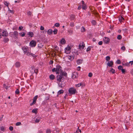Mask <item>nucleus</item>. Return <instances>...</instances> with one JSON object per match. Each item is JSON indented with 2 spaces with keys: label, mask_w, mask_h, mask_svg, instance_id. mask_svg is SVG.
Here are the masks:
<instances>
[{
  "label": "nucleus",
  "mask_w": 133,
  "mask_h": 133,
  "mask_svg": "<svg viewBox=\"0 0 133 133\" xmlns=\"http://www.w3.org/2000/svg\"><path fill=\"white\" fill-rule=\"evenodd\" d=\"M56 68V72L57 74H60L62 76H66L67 75V74L65 72H63L62 70V68L61 66L59 65L57 66Z\"/></svg>",
  "instance_id": "1"
},
{
  "label": "nucleus",
  "mask_w": 133,
  "mask_h": 133,
  "mask_svg": "<svg viewBox=\"0 0 133 133\" xmlns=\"http://www.w3.org/2000/svg\"><path fill=\"white\" fill-rule=\"evenodd\" d=\"M63 76L60 74V75H58L57 76V81L59 82H63L64 79V78L63 77Z\"/></svg>",
  "instance_id": "2"
},
{
  "label": "nucleus",
  "mask_w": 133,
  "mask_h": 133,
  "mask_svg": "<svg viewBox=\"0 0 133 133\" xmlns=\"http://www.w3.org/2000/svg\"><path fill=\"white\" fill-rule=\"evenodd\" d=\"M10 34V35L11 37L15 39L17 38L18 35V32L16 31H14L13 32H11Z\"/></svg>",
  "instance_id": "3"
},
{
  "label": "nucleus",
  "mask_w": 133,
  "mask_h": 133,
  "mask_svg": "<svg viewBox=\"0 0 133 133\" xmlns=\"http://www.w3.org/2000/svg\"><path fill=\"white\" fill-rule=\"evenodd\" d=\"M69 92L71 94H74L77 92L76 89L74 88H71L69 89Z\"/></svg>",
  "instance_id": "4"
},
{
  "label": "nucleus",
  "mask_w": 133,
  "mask_h": 133,
  "mask_svg": "<svg viewBox=\"0 0 133 133\" xmlns=\"http://www.w3.org/2000/svg\"><path fill=\"white\" fill-rule=\"evenodd\" d=\"M22 50L23 51L24 53H28L29 51V50L28 47L26 46H24L22 47Z\"/></svg>",
  "instance_id": "5"
},
{
  "label": "nucleus",
  "mask_w": 133,
  "mask_h": 133,
  "mask_svg": "<svg viewBox=\"0 0 133 133\" xmlns=\"http://www.w3.org/2000/svg\"><path fill=\"white\" fill-rule=\"evenodd\" d=\"M8 33L6 30H3L2 34V36L6 37L8 36Z\"/></svg>",
  "instance_id": "6"
},
{
  "label": "nucleus",
  "mask_w": 133,
  "mask_h": 133,
  "mask_svg": "<svg viewBox=\"0 0 133 133\" xmlns=\"http://www.w3.org/2000/svg\"><path fill=\"white\" fill-rule=\"evenodd\" d=\"M65 52L67 54L70 53L71 52V47L70 46H69L65 49Z\"/></svg>",
  "instance_id": "7"
},
{
  "label": "nucleus",
  "mask_w": 133,
  "mask_h": 133,
  "mask_svg": "<svg viewBox=\"0 0 133 133\" xmlns=\"http://www.w3.org/2000/svg\"><path fill=\"white\" fill-rule=\"evenodd\" d=\"M38 97L37 95H36L33 98V102L30 104V105L31 106L33 105L34 104H35L36 103V101Z\"/></svg>",
  "instance_id": "8"
},
{
  "label": "nucleus",
  "mask_w": 133,
  "mask_h": 133,
  "mask_svg": "<svg viewBox=\"0 0 133 133\" xmlns=\"http://www.w3.org/2000/svg\"><path fill=\"white\" fill-rule=\"evenodd\" d=\"M36 42L34 40L31 41L30 43V45L31 46L35 47L36 45Z\"/></svg>",
  "instance_id": "9"
},
{
  "label": "nucleus",
  "mask_w": 133,
  "mask_h": 133,
  "mask_svg": "<svg viewBox=\"0 0 133 133\" xmlns=\"http://www.w3.org/2000/svg\"><path fill=\"white\" fill-rule=\"evenodd\" d=\"M27 55L29 56L32 57L34 58H36L37 56L34 54L31 53V52H30L29 51L28 52V53H27Z\"/></svg>",
  "instance_id": "10"
},
{
  "label": "nucleus",
  "mask_w": 133,
  "mask_h": 133,
  "mask_svg": "<svg viewBox=\"0 0 133 133\" xmlns=\"http://www.w3.org/2000/svg\"><path fill=\"white\" fill-rule=\"evenodd\" d=\"M81 44H80L79 45V48L80 49L81 48L83 49L84 48L85 46V44L83 42H82V43H81Z\"/></svg>",
  "instance_id": "11"
},
{
  "label": "nucleus",
  "mask_w": 133,
  "mask_h": 133,
  "mask_svg": "<svg viewBox=\"0 0 133 133\" xmlns=\"http://www.w3.org/2000/svg\"><path fill=\"white\" fill-rule=\"evenodd\" d=\"M114 62L112 61H109L108 62L107 64V65L109 67L112 66V65H113Z\"/></svg>",
  "instance_id": "12"
},
{
  "label": "nucleus",
  "mask_w": 133,
  "mask_h": 133,
  "mask_svg": "<svg viewBox=\"0 0 133 133\" xmlns=\"http://www.w3.org/2000/svg\"><path fill=\"white\" fill-rule=\"evenodd\" d=\"M104 41L105 43L107 44L109 43L110 39L108 38L105 37Z\"/></svg>",
  "instance_id": "13"
},
{
  "label": "nucleus",
  "mask_w": 133,
  "mask_h": 133,
  "mask_svg": "<svg viewBox=\"0 0 133 133\" xmlns=\"http://www.w3.org/2000/svg\"><path fill=\"white\" fill-rule=\"evenodd\" d=\"M68 32L69 33L70 35H72L73 33V31L72 29H70L68 30Z\"/></svg>",
  "instance_id": "14"
},
{
  "label": "nucleus",
  "mask_w": 133,
  "mask_h": 133,
  "mask_svg": "<svg viewBox=\"0 0 133 133\" xmlns=\"http://www.w3.org/2000/svg\"><path fill=\"white\" fill-rule=\"evenodd\" d=\"M83 60V59H78L77 61V63L78 64H81Z\"/></svg>",
  "instance_id": "15"
},
{
  "label": "nucleus",
  "mask_w": 133,
  "mask_h": 133,
  "mask_svg": "<svg viewBox=\"0 0 133 133\" xmlns=\"http://www.w3.org/2000/svg\"><path fill=\"white\" fill-rule=\"evenodd\" d=\"M61 43L62 44H63L65 43L66 41L64 39L62 38L61 40L60 41Z\"/></svg>",
  "instance_id": "16"
},
{
  "label": "nucleus",
  "mask_w": 133,
  "mask_h": 133,
  "mask_svg": "<svg viewBox=\"0 0 133 133\" xmlns=\"http://www.w3.org/2000/svg\"><path fill=\"white\" fill-rule=\"evenodd\" d=\"M61 82H59L58 83V86L59 87H61L62 88H63L64 87V85L62 84V83Z\"/></svg>",
  "instance_id": "17"
},
{
  "label": "nucleus",
  "mask_w": 133,
  "mask_h": 133,
  "mask_svg": "<svg viewBox=\"0 0 133 133\" xmlns=\"http://www.w3.org/2000/svg\"><path fill=\"white\" fill-rule=\"evenodd\" d=\"M38 109L37 108L34 109L32 110V112L33 113H35V114H36L37 113V110Z\"/></svg>",
  "instance_id": "18"
},
{
  "label": "nucleus",
  "mask_w": 133,
  "mask_h": 133,
  "mask_svg": "<svg viewBox=\"0 0 133 133\" xmlns=\"http://www.w3.org/2000/svg\"><path fill=\"white\" fill-rule=\"evenodd\" d=\"M9 40L8 38H4L3 40V41L4 43H6L8 42Z\"/></svg>",
  "instance_id": "19"
},
{
  "label": "nucleus",
  "mask_w": 133,
  "mask_h": 133,
  "mask_svg": "<svg viewBox=\"0 0 133 133\" xmlns=\"http://www.w3.org/2000/svg\"><path fill=\"white\" fill-rule=\"evenodd\" d=\"M49 77L50 79L53 80L55 78V76L51 74L50 75Z\"/></svg>",
  "instance_id": "20"
},
{
  "label": "nucleus",
  "mask_w": 133,
  "mask_h": 133,
  "mask_svg": "<svg viewBox=\"0 0 133 133\" xmlns=\"http://www.w3.org/2000/svg\"><path fill=\"white\" fill-rule=\"evenodd\" d=\"M28 34L31 37H33L34 36V34L32 32H29L28 33Z\"/></svg>",
  "instance_id": "21"
},
{
  "label": "nucleus",
  "mask_w": 133,
  "mask_h": 133,
  "mask_svg": "<svg viewBox=\"0 0 133 133\" xmlns=\"http://www.w3.org/2000/svg\"><path fill=\"white\" fill-rule=\"evenodd\" d=\"M52 32L51 29H49L48 30L47 32L48 34L51 35L52 34Z\"/></svg>",
  "instance_id": "22"
},
{
  "label": "nucleus",
  "mask_w": 133,
  "mask_h": 133,
  "mask_svg": "<svg viewBox=\"0 0 133 133\" xmlns=\"http://www.w3.org/2000/svg\"><path fill=\"white\" fill-rule=\"evenodd\" d=\"M119 20L120 22H123V21H124V19L123 17L121 16L119 18Z\"/></svg>",
  "instance_id": "23"
},
{
  "label": "nucleus",
  "mask_w": 133,
  "mask_h": 133,
  "mask_svg": "<svg viewBox=\"0 0 133 133\" xmlns=\"http://www.w3.org/2000/svg\"><path fill=\"white\" fill-rule=\"evenodd\" d=\"M82 8L83 9L85 10L87 9V7L85 4H83L82 6Z\"/></svg>",
  "instance_id": "24"
},
{
  "label": "nucleus",
  "mask_w": 133,
  "mask_h": 133,
  "mask_svg": "<svg viewBox=\"0 0 133 133\" xmlns=\"http://www.w3.org/2000/svg\"><path fill=\"white\" fill-rule=\"evenodd\" d=\"M19 35L22 37L24 36L25 35V34L24 32H22L19 33Z\"/></svg>",
  "instance_id": "25"
},
{
  "label": "nucleus",
  "mask_w": 133,
  "mask_h": 133,
  "mask_svg": "<svg viewBox=\"0 0 133 133\" xmlns=\"http://www.w3.org/2000/svg\"><path fill=\"white\" fill-rule=\"evenodd\" d=\"M15 66L16 67H18L20 66V63L19 62H17L15 63Z\"/></svg>",
  "instance_id": "26"
},
{
  "label": "nucleus",
  "mask_w": 133,
  "mask_h": 133,
  "mask_svg": "<svg viewBox=\"0 0 133 133\" xmlns=\"http://www.w3.org/2000/svg\"><path fill=\"white\" fill-rule=\"evenodd\" d=\"M64 91L63 90H61L58 92L57 94L58 95H59L61 94H62L63 93Z\"/></svg>",
  "instance_id": "27"
},
{
  "label": "nucleus",
  "mask_w": 133,
  "mask_h": 133,
  "mask_svg": "<svg viewBox=\"0 0 133 133\" xmlns=\"http://www.w3.org/2000/svg\"><path fill=\"white\" fill-rule=\"evenodd\" d=\"M81 31L82 32H83L85 31V30L84 26H82L81 28Z\"/></svg>",
  "instance_id": "28"
},
{
  "label": "nucleus",
  "mask_w": 133,
  "mask_h": 133,
  "mask_svg": "<svg viewBox=\"0 0 133 133\" xmlns=\"http://www.w3.org/2000/svg\"><path fill=\"white\" fill-rule=\"evenodd\" d=\"M71 18L72 20H74L75 18V16L74 15H72L71 16Z\"/></svg>",
  "instance_id": "29"
},
{
  "label": "nucleus",
  "mask_w": 133,
  "mask_h": 133,
  "mask_svg": "<svg viewBox=\"0 0 133 133\" xmlns=\"http://www.w3.org/2000/svg\"><path fill=\"white\" fill-rule=\"evenodd\" d=\"M82 85V83H79L78 84H76L75 85V86L76 87H79L80 86H81Z\"/></svg>",
  "instance_id": "30"
},
{
  "label": "nucleus",
  "mask_w": 133,
  "mask_h": 133,
  "mask_svg": "<svg viewBox=\"0 0 133 133\" xmlns=\"http://www.w3.org/2000/svg\"><path fill=\"white\" fill-rule=\"evenodd\" d=\"M0 130L2 131H4L5 130L4 127L3 126H2L0 127Z\"/></svg>",
  "instance_id": "31"
},
{
  "label": "nucleus",
  "mask_w": 133,
  "mask_h": 133,
  "mask_svg": "<svg viewBox=\"0 0 133 133\" xmlns=\"http://www.w3.org/2000/svg\"><path fill=\"white\" fill-rule=\"evenodd\" d=\"M110 57L109 56H107L106 57V60L107 61H108L110 59Z\"/></svg>",
  "instance_id": "32"
},
{
  "label": "nucleus",
  "mask_w": 133,
  "mask_h": 133,
  "mask_svg": "<svg viewBox=\"0 0 133 133\" xmlns=\"http://www.w3.org/2000/svg\"><path fill=\"white\" fill-rule=\"evenodd\" d=\"M4 4L7 7H8V5L9 3H8L6 1H5Z\"/></svg>",
  "instance_id": "33"
},
{
  "label": "nucleus",
  "mask_w": 133,
  "mask_h": 133,
  "mask_svg": "<svg viewBox=\"0 0 133 133\" xmlns=\"http://www.w3.org/2000/svg\"><path fill=\"white\" fill-rule=\"evenodd\" d=\"M117 38L118 39H121L122 38V36L120 35H119L117 36Z\"/></svg>",
  "instance_id": "34"
},
{
  "label": "nucleus",
  "mask_w": 133,
  "mask_h": 133,
  "mask_svg": "<svg viewBox=\"0 0 133 133\" xmlns=\"http://www.w3.org/2000/svg\"><path fill=\"white\" fill-rule=\"evenodd\" d=\"M115 70L113 69V68H111L110 70V72H112L113 74H114L115 73Z\"/></svg>",
  "instance_id": "35"
},
{
  "label": "nucleus",
  "mask_w": 133,
  "mask_h": 133,
  "mask_svg": "<svg viewBox=\"0 0 133 133\" xmlns=\"http://www.w3.org/2000/svg\"><path fill=\"white\" fill-rule=\"evenodd\" d=\"M91 23L93 25H95L96 24V22L94 20H92V21Z\"/></svg>",
  "instance_id": "36"
},
{
  "label": "nucleus",
  "mask_w": 133,
  "mask_h": 133,
  "mask_svg": "<svg viewBox=\"0 0 133 133\" xmlns=\"http://www.w3.org/2000/svg\"><path fill=\"white\" fill-rule=\"evenodd\" d=\"M58 30L56 29H55L53 31L54 34H57Z\"/></svg>",
  "instance_id": "37"
},
{
  "label": "nucleus",
  "mask_w": 133,
  "mask_h": 133,
  "mask_svg": "<svg viewBox=\"0 0 133 133\" xmlns=\"http://www.w3.org/2000/svg\"><path fill=\"white\" fill-rule=\"evenodd\" d=\"M121 49L123 51H124L125 50V48L124 46H123L121 47Z\"/></svg>",
  "instance_id": "38"
},
{
  "label": "nucleus",
  "mask_w": 133,
  "mask_h": 133,
  "mask_svg": "<svg viewBox=\"0 0 133 133\" xmlns=\"http://www.w3.org/2000/svg\"><path fill=\"white\" fill-rule=\"evenodd\" d=\"M60 24L58 23H56L55 24V26L56 27H58L59 26Z\"/></svg>",
  "instance_id": "39"
},
{
  "label": "nucleus",
  "mask_w": 133,
  "mask_h": 133,
  "mask_svg": "<svg viewBox=\"0 0 133 133\" xmlns=\"http://www.w3.org/2000/svg\"><path fill=\"white\" fill-rule=\"evenodd\" d=\"M34 71L35 73L37 74L38 72V69H35L34 70Z\"/></svg>",
  "instance_id": "40"
},
{
  "label": "nucleus",
  "mask_w": 133,
  "mask_h": 133,
  "mask_svg": "<svg viewBox=\"0 0 133 133\" xmlns=\"http://www.w3.org/2000/svg\"><path fill=\"white\" fill-rule=\"evenodd\" d=\"M15 92L16 94H19V90L18 89H17L16 91H15Z\"/></svg>",
  "instance_id": "41"
},
{
  "label": "nucleus",
  "mask_w": 133,
  "mask_h": 133,
  "mask_svg": "<svg viewBox=\"0 0 133 133\" xmlns=\"http://www.w3.org/2000/svg\"><path fill=\"white\" fill-rule=\"evenodd\" d=\"M122 66L121 65H119L118 67V69L119 70H121L123 68Z\"/></svg>",
  "instance_id": "42"
},
{
  "label": "nucleus",
  "mask_w": 133,
  "mask_h": 133,
  "mask_svg": "<svg viewBox=\"0 0 133 133\" xmlns=\"http://www.w3.org/2000/svg\"><path fill=\"white\" fill-rule=\"evenodd\" d=\"M3 87L5 88L6 90L8 88V87L5 85V84H3Z\"/></svg>",
  "instance_id": "43"
},
{
  "label": "nucleus",
  "mask_w": 133,
  "mask_h": 133,
  "mask_svg": "<svg viewBox=\"0 0 133 133\" xmlns=\"http://www.w3.org/2000/svg\"><path fill=\"white\" fill-rule=\"evenodd\" d=\"M11 13L14 14V11L13 10H11L10 9H9L8 10Z\"/></svg>",
  "instance_id": "44"
},
{
  "label": "nucleus",
  "mask_w": 133,
  "mask_h": 133,
  "mask_svg": "<svg viewBox=\"0 0 133 133\" xmlns=\"http://www.w3.org/2000/svg\"><path fill=\"white\" fill-rule=\"evenodd\" d=\"M21 124V122H17L16 124V126H19V125H20Z\"/></svg>",
  "instance_id": "45"
},
{
  "label": "nucleus",
  "mask_w": 133,
  "mask_h": 133,
  "mask_svg": "<svg viewBox=\"0 0 133 133\" xmlns=\"http://www.w3.org/2000/svg\"><path fill=\"white\" fill-rule=\"evenodd\" d=\"M51 130L50 129H48L46 130V133H51Z\"/></svg>",
  "instance_id": "46"
},
{
  "label": "nucleus",
  "mask_w": 133,
  "mask_h": 133,
  "mask_svg": "<svg viewBox=\"0 0 133 133\" xmlns=\"http://www.w3.org/2000/svg\"><path fill=\"white\" fill-rule=\"evenodd\" d=\"M75 24L74 23L71 22L70 24V26L71 27H73L74 26Z\"/></svg>",
  "instance_id": "47"
},
{
  "label": "nucleus",
  "mask_w": 133,
  "mask_h": 133,
  "mask_svg": "<svg viewBox=\"0 0 133 133\" xmlns=\"http://www.w3.org/2000/svg\"><path fill=\"white\" fill-rule=\"evenodd\" d=\"M76 132L77 133H79V132H80V133H81V131L80 129H79V127H78V130L76 131Z\"/></svg>",
  "instance_id": "48"
},
{
  "label": "nucleus",
  "mask_w": 133,
  "mask_h": 133,
  "mask_svg": "<svg viewBox=\"0 0 133 133\" xmlns=\"http://www.w3.org/2000/svg\"><path fill=\"white\" fill-rule=\"evenodd\" d=\"M116 63L117 64H120L121 63V61L120 60L118 59L116 61Z\"/></svg>",
  "instance_id": "49"
},
{
  "label": "nucleus",
  "mask_w": 133,
  "mask_h": 133,
  "mask_svg": "<svg viewBox=\"0 0 133 133\" xmlns=\"http://www.w3.org/2000/svg\"><path fill=\"white\" fill-rule=\"evenodd\" d=\"M32 14V13L30 11H29L27 12V14L29 16H31Z\"/></svg>",
  "instance_id": "50"
},
{
  "label": "nucleus",
  "mask_w": 133,
  "mask_h": 133,
  "mask_svg": "<svg viewBox=\"0 0 133 133\" xmlns=\"http://www.w3.org/2000/svg\"><path fill=\"white\" fill-rule=\"evenodd\" d=\"M92 76V74L91 72H90L88 74V76L90 77H91Z\"/></svg>",
  "instance_id": "51"
},
{
  "label": "nucleus",
  "mask_w": 133,
  "mask_h": 133,
  "mask_svg": "<svg viewBox=\"0 0 133 133\" xmlns=\"http://www.w3.org/2000/svg\"><path fill=\"white\" fill-rule=\"evenodd\" d=\"M14 129L13 127L12 126H10L9 127V129L10 131H12Z\"/></svg>",
  "instance_id": "52"
},
{
  "label": "nucleus",
  "mask_w": 133,
  "mask_h": 133,
  "mask_svg": "<svg viewBox=\"0 0 133 133\" xmlns=\"http://www.w3.org/2000/svg\"><path fill=\"white\" fill-rule=\"evenodd\" d=\"M40 119H36V120L35 121V122L36 123H37L39 122L40 121Z\"/></svg>",
  "instance_id": "53"
},
{
  "label": "nucleus",
  "mask_w": 133,
  "mask_h": 133,
  "mask_svg": "<svg viewBox=\"0 0 133 133\" xmlns=\"http://www.w3.org/2000/svg\"><path fill=\"white\" fill-rule=\"evenodd\" d=\"M91 50V47L90 46H89L88 48L87 49V51H90Z\"/></svg>",
  "instance_id": "54"
},
{
  "label": "nucleus",
  "mask_w": 133,
  "mask_h": 133,
  "mask_svg": "<svg viewBox=\"0 0 133 133\" xmlns=\"http://www.w3.org/2000/svg\"><path fill=\"white\" fill-rule=\"evenodd\" d=\"M103 44V42L102 41H100L98 43V44L99 45H102Z\"/></svg>",
  "instance_id": "55"
},
{
  "label": "nucleus",
  "mask_w": 133,
  "mask_h": 133,
  "mask_svg": "<svg viewBox=\"0 0 133 133\" xmlns=\"http://www.w3.org/2000/svg\"><path fill=\"white\" fill-rule=\"evenodd\" d=\"M121 70L122 73L124 74L125 73V69H122Z\"/></svg>",
  "instance_id": "56"
},
{
  "label": "nucleus",
  "mask_w": 133,
  "mask_h": 133,
  "mask_svg": "<svg viewBox=\"0 0 133 133\" xmlns=\"http://www.w3.org/2000/svg\"><path fill=\"white\" fill-rule=\"evenodd\" d=\"M52 71L53 72L56 71V68H53L52 70Z\"/></svg>",
  "instance_id": "57"
},
{
  "label": "nucleus",
  "mask_w": 133,
  "mask_h": 133,
  "mask_svg": "<svg viewBox=\"0 0 133 133\" xmlns=\"http://www.w3.org/2000/svg\"><path fill=\"white\" fill-rule=\"evenodd\" d=\"M72 58L71 57V56H69L68 58L70 60H72L73 59H72Z\"/></svg>",
  "instance_id": "58"
},
{
  "label": "nucleus",
  "mask_w": 133,
  "mask_h": 133,
  "mask_svg": "<svg viewBox=\"0 0 133 133\" xmlns=\"http://www.w3.org/2000/svg\"><path fill=\"white\" fill-rule=\"evenodd\" d=\"M58 49V48L57 46H56L55 48V50L57 51Z\"/></svg>",
  "instance_id": "59"
},
{
  "label": "nucleus",
  "mask_w": 133,
  "mask_h": 133,
  "mask_svg": "<svg viewBox=\"0 0 133 133\" xmlns=\"http://www.w3.org/2000/svg\"><path fill=\"white\" fill-rule=\"evenodd\" d=\"M44 29V27L42 26H41V27H40V29L41 30H43Z\"/></svg>",
  "instance_id": "60"
},
{
  "label": "nucleus",
  "mask_w": 133,
  "mask_h": 133,
  "mask_svg": "<svg viewBox=\"0 0 133 133\" xmlns=\"http://www.w3.org/2000/svg\"><path fill=\"white\" fill-rule=\"evenodd\" d=\"M53 63V61L52 60L50 61L49 63L50 64H52Z\"/></svg>",
  "instance_id": "61"
},
{
  "label": "nucleus",
  "mask_w": 133,
  "mask_h": 133,
  "mask_svg": "<svg viewBox=\"0 0 133 133\" xmlns=\"http://www.w3.org/2000/svg\"><path fill=\"white\" fill-rule=\"evenodd\" d=\"M23 28V27L22 26H19V29L20 30H22Z\"/></svg>",
  "instance_id": "62"
},
{
  "label": "nucleus",
  "mask_w": 133,
  "mask_h": 133,
  "mask_svg": "<svg viewBox=\"0 0 133 133\" xmlns=\"http://www.w3.org/2000/svg\"><path fill=\"white\" fill-rule=\"evenodd\" d=\"M43 133V131H42V130H39V131H38V133Z\"/></svg>",
  "instance_id": "63"
},
{
  "label": "nucleus",
  "mask_w": 133,
  "mask_h": 133,
  "mask_svg": "<svg viewBox=\"0 0 133 133\" xmlns=\"http://www.w3.org/2000/svg\"><path fill=\"white\" fill-rule=\"evenodd\" d=\"M130 73L131 74L133 75V69L131 70V71Z\"/></svg>",
  "instance_id": "64"
}]
</instances>
